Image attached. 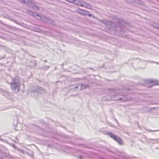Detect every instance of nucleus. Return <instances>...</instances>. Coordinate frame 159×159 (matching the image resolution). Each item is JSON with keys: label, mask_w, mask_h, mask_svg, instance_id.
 I'll return each instance as SVG.
<instances>
[{"label": "nucleus", "mask_w": 159, "mask_h": 159, "mask_svg": "<svg viewBox=\"0 0 159 159\" xmlns=\"http://www.w3.org/2000/svg\"><path fill=\"white\" fill-rule=\"evenodd\" d=\"M109 136L117 142L120 144H122V142L120 139L119 137H117L115 135L111 133L109 134Z\"/></svg>", "instance_id": "nucleus-1"}]
</instances>
